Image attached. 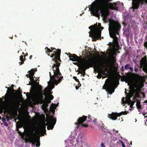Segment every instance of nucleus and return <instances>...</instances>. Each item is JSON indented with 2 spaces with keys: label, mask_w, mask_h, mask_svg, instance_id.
<instances>
[{
  "label": "nucleus",
  "mask_w": 147,
  "mask_h": 147,
  "mask_svg": "<svg viewBox=\"0 0 147 147\" xmlns=\"http://www.w3.org/2000/svg\"><path fill=\"white\" fill-rule=\"evenodd\" d=\"M111 0H96L89 6V10L91 13L94 16L99 17L101 14L102 19L105 22H109V28L110 22H116L121 25L118 22L111 20L109 15L108 9H114L117 11H121L124 9L123 4L119 1L114 3H109Z\"/></svg>",
  "instance_id": "1"
},
{
  "label": "nucleus",
  "mask_w": 147,
  "mask_h": 147,
  "mask_svg": "<svg viewBox=\"0 0 147 147\" xmlns=\"http://www.w3.org/2000/svg\"><path fill=\"white\" fill-rule=\"evenodd\" d=\"M53 69V70H51L50 73V79L49 81L47 82L48 85L45 89L44 93L42 92V86L39 85L37 86L32 85L31 86V96L34 100H40L42 99L43 95L45 98L48 99V102L49 103H50L51 100L53 99V96L51 95L52 93L51 92V90L55 87L54 84L57 85L61 82L63 78L61 73H59L58 70H54V68Z\"/></svg>",
  "instance_id": "2"
},
{
  "label": "nucleus",
  "mask_w": 147,
  "mask_h": 147,
  "mask_svg": "<svg viewBox=\"0 0 147 147\" xmlns=\"http://www.w3.org/2000/svg\"><path fill=\"white\" fill-rule=\"evenodd\" d=\"M56 119L53 116L49 117L47 118L46 125H45V122L39 124L36 127V133L39 136L37 137L35 134H34V131L31 133L30 137V142H32L33 144H35L36 143V145L37 146H39L40 145L39 142V136L40 135L41 136H43V134L46 131V126H47L48 130L52 129L56 123Z\"/></svg>",
  "instance_id": "3"
},
{
  "label": "nucleus",
  "mask_w": 147,
  "mask_h": 147,
  "mask_svg": "<svg viewBox=\"0 0 147 147\" xmlns=\"http://www.w3.org/2000/svg\"><path fill=\"white\" fill-rule=\"evenodd\" d=\"M109 30L110 36L113 38L115 45L113 48L108 49L107 54L111 58L116 56V53L119 50V45H118V37L119 36V31L120 30V25L114 22H110Z\"/></svg>",
  "instance_id": "4"
},
{
  "label": "nucleus",
  "mask_w": 147,
  "mask_h": 147,
  "mask_svg": "<svg viewBox=\"0 0 147 147\" xmlns=\"http://www.w3.org/2000/svg\"><path fill=\"white\" fill-rule=\"evenodd\" d=\"M93 65L94 69H96L98 73L97 77L100 78L101 77L105 78V76H107L109 73V71L107 66L105 63L103 61H99L98 62L94 63Z\"/></svg>",
  "instance_id": "5"
},
{
  "label": "nucleus",
  "mask_w": 147,
  "mask_h": 147,
  "mask_svg": "<svg viewBox=\"0 0 147 147\" xmlns=\"http://www.w3.org/2000/svg\"><path fill=\"white\" fill-rule=\"evenodd\" d=\"M55 49V51H54L53 52H55V54L53 53L52 54L51 56H50V57H54V58L53 59H52V61H53V65H52V67L51 69L50 70V71L49 72L53 70V69L54 68V70H56V71H58L60 72V71L59 69V67L60 65V63H59V62L61 61V60L60 59V56L61 53V51L59 49H58L57 52L56 51V49L54 48L53 49L51 50L50 49L48 48V47H47L45 48L46 51L47 52H47L50 53L52 51H53V50Z\"/></svg>",
  "instance_id": "6"
},
{
  "label": "nucleus",
  "mask_w": 147,
  "mask_h": 147,
  "mask_svg": "<svg viewBox=\"0 0 147 147\" xmlns=\"http://www.w3.org/2000/svg\"><path fill=\"white\" fill-rule=\"evenodd\" d=\"M69 57L70 60L73 61H76L77 62L74 63V64L77 65L78 67L80 66L84 72L85 71V67L87 66L89 63L88 59L87 60L86 59H82L79 58L75 54H70Z\"/></svg>",
  "instance_id": "7"
},
{
  "label": "nucleus",
  "mask_w": 147,
  "mask_h": 147,
  "mask_svg": "<svg viewBox=\"0 0 147 147\" xmlns=\"http://www.w3.org/2000/svg\"><path fill=\"white\" fill-rule=\"evenodd\" d=\"M101 26L100 24L98 23V26L100 27V28L94 27L93 26L89 27V29H91L90 31L89 32V35L92 38L93 41L96 40L100 37L101 30L104 28Z\"/></svg>",
  "instance_id": "8"
},
{
  "label": "nucleus",
  "mask_w": 147,
  "mask_h": 147,
  "mask_svg": "<svg viewBox=\"0 0 147 147\" xmlns=\"http://www.w3.org/2000/svg\"><path fill=\"white\" fill-rule=\"evenodd\" d=\"M117 81L115 80H109L107 79L105 81V89L107 92L108 94H112L114 92L115 88L117 87Z\"/></svg>",
  "instance_id": "9"
},
{
  "label": "nucleus",
  "mask_w": 147,
  "mask_h": 147,
  "mask_svg": "<svg viewBox=\"0 0 147 147\" xmlns=\"http://www.w3.org/2000/svg\"><path fill=\"white\" fill-rule=\"evenodd\" d=\"M144 46L147 49V41L144 42ZM140 65L142 67L143 71L147 73V60L146 56L145 58H142L141 60Z\"/></svg>",
  "instance_id": "10"
},
{
  "label": "nucleus",
  "mask_w": 147,
  "mask_h": 147,
  "mask_svg": "<svg viewBox=\"0 0 147 147\" xmlns=\"http://www.w3.org/2000/svg\"><path fill=\"white\" fill-rule=\"evenodd\" d=\"M132 7L131 9H138L140 5H142L144 2L147 3V0H132Z\"/></svg>",
  "instance_id": "11"
},
{
  "label": "nucleus",
  "mask_w": 147,
  "mask_h": 147,
  "mask_svg": "<svg viewBox=\"0 0 147 147\" xmlns=\"http://www.w3.org/2000/svg\"><path fill=\"white\" fill-rule=\"evenodd\" d=\"M133 96H134V94L131 93L127 95L126 98L125 99V102L124 101H123V102L125 104H127L129 106L130 108L129 110H131V109L132 108L134 103L135 102V101H134V102L131 101L130 99V98Z\"/></svg>",
  "instance_id": "12"
},
{
  "label": "nucleus",
  "mask_w": 147,
  "mask_h": 147,
  "mask_svg": "<svg viewBox=\"0 0 147 147\" xmlns=\"http://www.w3.org/2000/svg\"><path fill=\"white\" fill-rule=\"evenodd\" d=\"M128 111H122L119 113H112L111 114L108 115V117L112 120H116L117 116H120L122 115L127 114L128 113Z\"/></svg>",
  "instance_id": "13"
},
{
  "label": "nucleus",
  "mask_w": 147,
  "mask_h": 147,
  "mask_svg": "<svg viewBox=\"0 0 147 147\" xmlns=\"http://www.w3.org/2000/svg\"><path fill=\"white\" fill-rule=\"evenodd\" d=\"M87 116H83L82 117H80L79 118L78 120V122L77 123H75V124L76 125H77V127L78 128V127L81 124L82 127H88V125H83L82 124L84 122L86 119Z\"/></svg>",
  "instance_id": "14"
},
{
  "label": "nucleus",
  "mask_w": 147,
  "mask_h": 147,
  "mask_svg": "<svg viewBox=\"0 0 147 147\" xmlns=\"http://www.w3.org/2000/svg\"><path fill=\"white\" fill-rule=\"evenodd\" d=\"M35 70L34 69H31L30 71H29V74H28L26 75V76H28V75L29 76V79L31 82H29V83L30 85H32L34 84V83L36 82V79H35L33 77L34 75V72L35 71Z\"/></svg>",
  "instance_id": "15"
},
{
  "label": "nucleus",
  "mask_w": 147,
  "mask_h": 147,
  "mask_svg": "<svg viewBox=\"0 0 147 147\" xmlns=\"http://www.w3.org/2000/svg\"><path fill=\"white\" fill-rule=\"evenodd\" d=\"M145 77H139L138 81V85L140 88H142L144 86V82L145 80Z\"/></svg>",
  "instance_id": "16"
},
{
  "label": "nucleus",
  "mask_w": 147,
  "mask_h": 147,
  "mask_svg": "<svg viewBox=\"0 0 147 147\" xmlns=\"http://www.w3.org/2000/svg\"><path fill=\"white\" fill-rule=\"evenodd\" d=\"M88 62H89V63L88 64V65H87V66L86 67H85V71L84 72V71L82 69V68H81V67H80V66L79 67V68H80V69H81V71H82V75L84 76L85 74V71H86V69H87V68H88L90 67V66H92L93 65V61L91 60V59H88Z\"/></svg>",
  "instance_id": "17"
},
{
  "label": "nucleus",
  "mask_w": 147,
  "mask_h": 147,
  "mask_svg": "<svg viewBox=\"0 0 147 147\" xmlns=\"http://www.w3.org/2000/svg\"><path fill=\"white\" fill-rule=\"evenodd\" d=\"M58 103L57 105L55 104L52 103L50 107V109L51 111L53 113H54L55 112V109L58 106Z\"/></svg>",
  "instance_id": "18"
},
{
  "label": "nucleus",
  "mask_w": 147,
  "mask_h": 147,
  "mask_svg": "<svg viewBox=\"0 0 147 147\" xmlns=\"http://www.w3.org/2000/svg\"><path fill=\"white\" fill-rule=\"evenodd\" d=\"M125 82L126 83H127L128 85L129 86H131L133 84V81L130 78L128 79L125 81Z\"/></svg>",
  "instance_id": "19"
},
{
  "label": "nucleus",
  "mask_w": 147,
  "mask_h": 147,
  "mask_svg": "<svg viewBox=\"0 0 147 147\" xmlns=\"http://www.w3.org/2000/svg\"><path fill=\"white\" fill-rule=\"evenodd\" d=\"M66 143H67L69 146H72L73 145V142L69 140H67L65 141Z\"/></svg>",
  "instance_id": "20"
},
{
  "label": "nucleus",
  "mask_w": 147,
  "mask_h": 147,
  "mask_svg": "<svg viewBox=\"0 0 147 147\" xmlns=\"http://www.w3.org/2000/svg\"><path fill=\"white\" fill-rule=\"evenodd\" d=\"M137 108L139 109L141 108V106L140 105V102L139 101H138L136 102V104Z\"/></svg>",
  "instance_id": "21"
},
{
  "label": "nucleus",
  "mask_w": 147,
  "mask_h": 147,
  "mask_svg": "<svg viewBox=\"0 0 147 147\" xmlns=\"http://www.w3.org/2000/svg\"><path fill=\"white\" fill-rule=\"evenodd\" d=\"M20 60L22 62V63L20 62H19V63H20V65H21L23 63V61H24L23 60V56H20Z\"/></svg>",
  "instance_id": "22"
},
{
  "label": "nucleus",
  "mask_w": 147,
  "mask_h": 147,
  "mask_svg": "<svg viewBox=\"0 0 147 147\" xmlns=\"http://www.w3.org/2000/svg\"><path fill=\"white\" fill-rule=\"evenodd\" d=\"M112 131H113V133L116 136H118V131L114 129H113L112 130Z\"/></svg>",
  "instance_id": "23"
},
{
  "label": "nucleus",
  "mask_w": 147,
  "mask_h": 147,
  "mask_svg": "<svg viewBox=\"0 0 147 147\" xmlns=\"http://www.w3.org/2000/svg\"><path fill=\"white\" fill-rule=\"evenodd\" d=\"M130 65L129 64H127L125 66V69H127L129 68Z\"/></svg>",
  "instance_id": "24"
},
{
  "label": "nucleus",
  "mask_w": 147,
  "mask_h": 147,
  "mask_svg": "<svg viewBox=\"0 0 147 147\" xmlns=\"http://www.w3.org/2000/svg\"><path fill=\"white\" fill-rule=\"evenodd\" d=\"M42 106L43 107V109H46L47 107L48 106V105L47 103H45L43 104L42 105Z\"/></svg>",
  "instance_id": "25"
},
{
  "label": "nucleus",
  "mask_w": 147,
  "mask_h": 147,
  "mask_svg": "<svg viewBox=\"0 0 147 147\" xmlns=\"http://www.w3.org/2000/svg\"><path fill=\"white\" fill-rule=\"evenodd\" d=\"M82 136L80 135H78L77 139V141L78 143V142L80 141V140H79L80 138H81V137H82Z\"/></svg>",
  "instance_id": "26"
},
{
  "label": "nucleus",
  "mask_w": 147,
  "mask_h": 147,
  "mask_svg": "<svg viewBox=\"0 0 147 147\" xmlns=\"http://www.w3.org/2000/svg\"><path fill=\"white\" fill-rule=\"evenodd\" d=\"M93 122L95 125H97V121L96 119H95L94 120H93Z\"/></svg>",
  "instance_id": "27"
},
{
  "label": "nucleus",
  "mask_w": 147,
  "mask_h": 147,
  "mask_svg": "<svg viewBox=\"0 0 147 147\" xmlns=\"http://www.w3.org/2000/svg\"><path fill=\"white\" fill-rule=\"evenodd\" d=\"M136 95H134V98H136L137 97H138L139 96V95L138 93H136Z\"/></svg>",
  "instance_id": "28"
},
{
  "label": "nucleus",
  "mask_w": 147,
  "mask_h": 147,
  "mask_svg": "<svg viewBox=\"0 0 147 147\" xmlns=\"http://www.w3.org/2000/svg\"><path fill=\"white\" fill-rule=\"evenodd\" d=\"M100 146L101 147H105L104 144L103 142H102L100 144Z\"/></svg>",
  "instance_id": "29"
},
{
  "label": "nucleus",
  "mask_w": 147,
  "mask_h": 147,
  "mask_svg": "<svg viewBox=\"0 0 147 147\" xmlns=\"http://www.w3.org/2000/svg\"><path fill=\"white\" fill-rule=\"evenodd\" d=\"M73 78L77 82H79L78 80L77 79L76 77L74 76L73 77Z\"/></svg>",
  "instance_id": "30"
},
{
  "label": "nucleus",
  "mask_w": 147,
  "mask_h": 147,
  "mask_svg": "<svg viewBox=\"0 0 147 147\" xmlns=\"http://www.w3.org/2000/svg\"><path fill=\"white\" fill-rule=\"evenodd\" d=\"M102 125H103V124L102 123V124H101V126H100L99 125H98V127H100V128H101L102 130L103 131H105L103 129V126Z\"/></svg>",
  "instance_id": "31"
},
{
  "label": "nucleus",
  "mask_w": 147,
  "mask_h": 147,
  "mask_svg": "<svg viewBox=\"0 0 147 147\" xmlns=\"http://www.w3.org/2000/svg\"><path fill=\"white\" fill-rule=\"evenodd\" d=\"M129 69L131 71H133V69L132 67H130Z\"/></svg>",
  "instance_id": "32"
},
{
  "label": "nucleus",
  "mask_w": 147,
  "mask_h": 147,
  "mask_svg": "<svg viewBox=\"0 0 147 147\" xmlns=\"http://www.w3.org/2000/svg\"><path fill=\"white\" fill-rule=\"evenodd\" d=\"M4 125L5 126H8V124L7 123H4Z\"/></svg>",
  "instance_id": "33"
},
{
  "label": "nucleus",
  "mask_w": 147,
  "mask_h": 147,
  "mask_svg": "<svg viewBox=\"0 0 147 147\" xmlns=\"http://www.w3.org/2000/svg\"><path fill=\"white\" fill-rule=\"evenodd\" d=\"M119 142L122 145L124 144L123 142L122 141L120 140H119Z\"/></svg>",
  "instance_id": "34"
},
{
  "label": "nucleus",
  "mask_w": 147,
  "mask_h": 147,
  "mask_svg": "<svg viewBox=\"0 0 147 147\" xmlns=\"http://www.w3.org/2000/svg\"><path fill=\"white\" fill-rule=\"evenodd\" d=\"M144 104H147V100L144 101Z\"/></svg>",
  "instance_id": "35"
},
{
  "label": "nucleus",
  "mask_w": 147,
  "mask_h": 147,
  "mask_svg": "<svg viewBox=\"0 0 147 147\" xmlns=\"http://www.w3.org/2000/svg\"><path fill=\"white\" fill-rule=\"evenodd\" d=\"M121 69H122V71H124V69H123V66H122L121 67Z\"/></svg>",
  "instance_id": "36"
},
{
  "label": "nucleus",
  "mask_w": 147,
  "mask_h": 147,
  "mask_svg": "<svg viewBox=\"0 0 147 147\" xmlns=\"http://www.w3.org/2000/svg\"><path fill=\"white\" fill-rule=\"evenodd\" d=\"M122 145V147H125V146L124 144H123Z\"/></svg>",
  "instance_id": "37"
},
{
  "label": "nucleus",
  "mask_w": 147,
  "mask_h": 147,
  "mask_svg": "<svg viewBox=\"0 0 147 147\" xmlns=\"http://www.w3.org/2000/svg\"><path fill=\"white\" fill-rule=\"evenodd\" d=\"M90 121H91V120H88L87 121V122H90Z\"/></svg>",
  "instance_id": "38"
},
{
  "label": "nucleus",
  "mask_w": 147,
  "mask_h": 147,
  "mask_svg": "<svg viewBox=\"0 0 147 147\" xmlns=\"http://www.w3.org/2000/svg\"><path fill=\"white\" fill-rule=\"evenodd\" d=\"M76 90H77L78 89V87L77 86H76Z\"/></svg>",
  "instance_id": "39"
},
{
  "label": "nucleus",
  "mask_w": 147,
  "mask_h": 147,
  "mask_svg": "<svg viewBox=\"0 0 147 147\" xmlns=\"http://www.w3.org/2000/svg\"><path fill=\"white\" fill-rule=\"evenodd\" d=\"M117 140V138H115V139H114V140Z\"/></svg>",
  "instance_id": "40"
},
{
  "label": "nucleus",
  "mask_w": 147,
  "mask_h": 147,
  "mask_svg": "<svg viewBox=\"0 0 147 147\" xmlns=\"http://www.w3.org/2000/svg\"><path fill=\"white\" fill-rule=\"evenodd\" d=\"M90 115H88V119H89L90 118Z\"/></svg>",
  "instance_id": "41"
},
{
  "label": "nucleus",
  "mask_w": 147,
  "mask_h": 147,
  "mask_svg": "<svg viewBox=\"0 0 147 147\" xmlns=\"http://www.w3.org/2000/svg\"><path fill=\"white\" fill-rule=\"evenodd\" d=\"M9 119H7V121H9Z\"/></svg>",
  "instance_id": "42"
},
{
  "label": "nucleus",
  "mask_w": 147,
  "mask_h": 147,
  "mask_svg": "<svg viewBox=\"0 0 147 147\" xmlns=\"http://www.w3.org/2000/svg\"><path fill=\"white\" fill-rule=\"evenodd\" d=\"M26 96H27V97H28V95H26Z\"/></svg>",
  "instance_id": "43"
},
{
  "label": "nucleus",
  "mask_w": 147,
  "mask_h": 147,
  "mask_svg": "<svg viewBox=\"0 0 147 147\" xmlns=\"http://www.w3.org/2000/svg\"><path fill=\"white\" fill-rule=\"evenodd\" d=\"M2 101H3V100H1V101L2 102Z\"/></svg>",
  "instance_id": "44"
},
{
  "label": "nucleus",
  "mask_w": 147,
  "mask_h": 147,
  "mask_svg": "<svg viewBox=\"0 0 147 147\" xmlns=\"http://www.w3.org/2000/svg\"><path fill=\"white\" fill-rule=\"evenodd\" d=\"M11 38H12V37H11Z\"/></svg>",
  "instance_id": "45"
},
{
  "label": "nucleus",
  "mask_w": 147,
  "mask_h": 147,
  "mask_svg": "<svg viewBox=\"0 0 147 147\" xmlns=\"http://www.w3.org/2000/svg\"><path fill=\"white\" fill-rule=\"evenodd\" d=\"M11 38H12V37H11Z\"/></svg>",
  "instance_id": "46"
},
{
  "label": "nucleus",
  "mask_w": 147,
  "mask_h": 147,
  "mask_svg": "<svg viewBox=\"0 0 147 147\" xmlns=\"http://www.w3.org/2000/svg\"><path fill=\"white\" fill-rule=\"evenodd\" d=\"M82 14H80V16H81V15H82Z\"/></svg>",
  "instance_id": "47"
}]
</instances>
